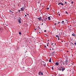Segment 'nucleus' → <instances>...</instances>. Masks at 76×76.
<instances>
[{
    "instance_id": "0eeeda50",
    "label": "nucleus",
    "mask_w": 76,
    "mask_h": 76,
    "mask_svg": "<svg viewBox=\"0 0 76 76\" xmlns=\"http://www.w3.org/2000/svg\"><path fill=\"white\" fill-rule=\"evenodd\" d=\"M55 64H56V66H58L59 64V63L58 62H56L55 63Z\"/></svg>"
},
{
    "instance_id": "4c0bfd02",
    "label": "nucleus",
    "mask_w": 76,
    "mask_h": 76,
    "mask_svg": "<svg viewBox=\"0 0 76 76\" xmlns=\"http://www.w3.org/2000/svg\"><path fill=\"white\" fill-rule=\"evenodd\" d=\"M14 7H16V6H15V5H14Z\"/></svg>"
},
{
    "instance_id": "c03bdc74",
    "label": "nucleus",
    "mask_w": 76,
    "mask_h": 76,
    "mask_svg": "<svg viewBox=\"0 0 76 76\" xmlns=\"http://www.w3.org/2000/svg\"><path fill=\"white\" fill-rule=\"evenodd\" d=\"M53 47H55V45H54H54H53Z\"/></svg>"
},
{
    "instance_id": "c756f323",
    "label": "nucleus",
    "mask_w": 76,
    "mask_h": 76,
    "mask_svg": "<svg viewBox=\"0 0 76 76\" xmlns=\"http://www.w3.org/2000/svg\"><path fill=\"white\" fill-rule=\"evenodd\" d=\"M69 31H72V30L70 28L69 29Z\"/></svg>"
},
{
    "instance_id": "a211bd4d",
    "label": "nucleus",
    "mask_w": 76,
    "mask_h": 76,
    "mask_svg": "<svg viewBox=\"0 0 76 76\" xmlns=\"http://www.w3.org/2000/svg\"><path fill=\"white\" fill-rule=\"evenodd\" d=\"M67 61H68L66 60L65 61L66 63H67Z\"/></svg>"
},
{
    "instance_id": "37998d69",
    "label": "nucleus",
    "mask_w": 76,
    "mask_h": 76,
    "mask_svg": "<svg viewBox=\"0 0 76 76\" xmlns=\"http://www.w3.org/2000/svg\"><path fill=\"white\" fill-rule=\"evenodd\" d=\"M56 24H57L56 23H54V25H56Z\"/></svg>"
},
{
    "instance_id": "393cba45",
    "label": "nucleus",
    "mask_w": 76,
    "mask_h": 76,
    "mask_svg": "<svg viewBox=\"0 0 76 76\" xmlns=\"http://www.w3.org/2000/svg\"><path fill=\"white\" fill-rule=\"evenodd\" d=\"M65 12H66V14H69V13L68 12H67V11H66Z\"/></svg>"
},
{
    "instance_id": "4d7b16f0",
    "label": "nucleus",
    "mask_w": 76,
    "mask_h": 76,
    "mask_svg": "<svg viewBox=\"0 0 76 76\" xmlns=\"http://www.w3.org/2000/svg\"><path fill=\"white\" fill-rule=\"evenodd\" d=\"M52 50H54V49H53V48H52Z\"/></svg>"
},
{
    "instance_id": "aec40b11",
    "label": "nucleus",
    "mask_w": 76,
    "mask_h": 76,
    "mask_svg": "<svg viewBox=\"0 0 76 76\" xmlns=\"http://www.w3.org/2000/svg\"><path fill=\"white\" fill-rule=\"evenodd\" d=\"M44 20H47V19H47V18H44Z\"/></svg>"
},
{
    "instance_id": "1a4fd4ad",
    "label": "nucleus",
    "mask_w": 76,
    "mask_h": 76,
    "mask_svg": "<svg viewBox=\"0 0 76 76\" xmlns=\"http://www.w3.org/2000/svg\"><path fill=\"white\" fill-rule=\"evenodd\" d=\"M72 36H74V37H76V34L74 33L72 34Z\"/></svg>"
},
{
    "instance_id": "20e7f679",
    "label": "nucleus",
    "mask_w": 76,
    "mask_h": 76,
    "mask_svg": "<svg viewBox=\"0 0 76 76\" xmlns=\"http://www.w3.org/2000/svg\"><path fill=\"white\" fill-rule=\"evenodd\" d=\"M56 53V52L55 51L53 52L52 53V56H53L54 55V54Z\"/></svg>"
},
{
    "instance_id": "c9c22d12",
    "label": "nucleus",
    "mask_w": 76,
    "mask_h": 76,
    "mask_svg": "<svg viewBox=\"0 0 76 76\" xmlns=\"http://www.w3.org/2000/svg\"><path fill=\"white\" fill-rule=\"evenodd\" d=\"M60 68H61H61H63V66H61L60 67Z\"/></svg>"
},
{
    "instance_id": "0e129e2a",
    "label": "nucleus",
    "mask_w": 76,
    "mask_h": 76,
    "mask_svg": "<svg viewBox=\"0 0 76 76\" xmlns=\"http://www.w3.org/2000/svg\"><path fill=\"white\" fill-rule=\"evenodd\" d=\"M27 15H29V14H27Z\"/></svg>"
},
{
    "instance_id": "5701e85b",
    "label": "nucleus",
    "mask_w": 76,
    "mask_h": 76,
    "mask_svg": "<svg viewBox=\"0 0 76 76\" xmlns=\"http://www.w3.org/2000/svg\"><path fill=\"white\" fill-rule=\"evenodd\" d=\"M19 35H22V33L20 32L19 33Z\"/></svg>"
},
{
    "instance_id": "c85d7f7f",
    "label": "nucleus",
    "mask_w": 76,
    "mask_h": 76,
    "mask_svg": "<svg viewBox=\"0 0 76 76\" xmlns=\"http://www.w3.org/2000/svg\"><path fill=\"white\" fill-rule=\"evenodd\" d=\"M49 47L50 48H52V47H51V45H50Z\"/></svg>"
},
{
    "instance_id": "de8ad7c7",
    "label": "nucleus",
    "mask_w": 76,
    "mask_h": 76,
    "mask_svg": "<svg viewBox=\"0 0 76 76\" xmlns=\"http://www.w3.org/2000/svg\"><path fill=\"white\" fill-rule=\"evenodd\" d=\"M45 21H46V20H45L44 21H45Z\"/></svg>"
},
{
    "instance_id": "39448f33",
    "label": "nucleus",
    "mask_w": 76,
    "mask_h": 76,
    "mask_svg": "<svg viewBox=\"0 0 76 76\" xmlns=\"http://www.w3.org/2000/svg\"><path fill=\"white\" fill-rule=\"evenodd\" d=\"M65 69H66V68H65L64 67H63V68H61L62 72H63V71H64V70H65Z\"/></svg>"
},
{
    "instance_id": "f03ea898",
    "label": "nucleus",
    "mask_w": 76,
    "mask_h": 76,
    "mask_svg": "<svg viewBox=\"0 0 76 76\" xmlns=\"http://www.w3.org/2000/svg\"><path fill=\"white\" fill-rule=\"evenodd\" d=\"M37 18L39 19V21H41V20H42V17H40L39 18Z\"/></svg>"
},
{
    "instance_id": "09e8293b",
    "label": "nucleus",
    "mask_w": 76,
    "mask_h": 76,
    "mask_svg": "<svg viewBox=\"0 0 76 76\" xmlns=\"http://www.w3.org/2000/svg\"><path fill=\"white\" fill-rule=\"evenodd\" d=\"M42 22H43V21H44V20H43V19L42 20Z\"/></svg>"
},
{
    "instance_id": "6e6552de",
    "label": "nucleus",
    "mask_w": 76,
    "mask_h": 76,
    "mask_svg": "<svg viewBox=\"0 0 76 76\" xmlns=\"http://www.w3.org/2000/svg\"><path fill=\"white\" fill-rule=\"evenodd\" d=\"M18 22L19 23H21V20H18Z\"/></svg>"
},
{
    "instance_id": "f257e3e1",
    "label": "nucleus",
    "mask_w": 76,
    "mask_h": 76,
    "mask_svg": "<svg viewBox=\"0 0 76 76\" xmlns=\"http://www.w3.org/2000/svg\"><path fill=\"white\" fill-rule=\"evenodd\" d=\"M21 11H22V12H24L25 9V7H22V8H20Z\"/></svg>"
},
{
    "instance_id": "69168bd1",
    "label": "nucleus",
    "mask_w": 76,
    "mask_h": 76,
    "mask_svg": "<svg viewBox=\"0 0 76 76\" xmlns=\"http://www.w3.org/2000/svg\"><path fill=\"white\" fill-rule=\"evenodd\" d=\"M75 37H76V34H75Z\"/></svg>"
},
{
    "instance_id": "423d86ee",
    "label": "nucleus",
    "mask_w": 76,
    "mask_h": 76,
    "mask_svg": "<svg viewBox=\"0 0 76 76\" xmlns=\"http://www.w3.org/2000/svg\"><path fill=\"white\" fill-rule=\"evenodd\" d=\"M42 62H43V66H45V62H44V61H42Z\"/></svg>"
},
{
    "instance_id": "052dcab7",
    "label": "nucleus",
    "mask_w": 76,
    "mask_h": 76,
    "mask_svg": "<svg viewBox=\"0 0 76 76\" xmlns=\"http://www.w3.org/2000/svg\"><path fill=\"white\" fill-rule=\"evenodd\" d=\"M72 64V65H73V64Z\"/></svg>"
},
{
    "instance_id": "a19ab883",
    "label": "nucleus",
    "mask_w": 76,
    "mask_h": 76,
    "mask_svg": "<svg viewBox=\"0 0 76 76\" xmlns=\"http://www.w3.org/2000/svg\"><path fill=\"white\" fill-rule=\"evenodd\" d=\"M21 10H18V12H20V11Z\"/></svg>"
},
{
    "instance_id": "603ef678",
    "label": "nucleus",
    "mask_w": 76,
    "mask_h": 76,
    "mask_svg": "<svg viewBox=\"0 0 76 76\" xmlns=\"http://www.w3.org/2000/svg\"><path fill=\"white\" fill-rule=\"evenodd\" d=\"M47 46H48V45H47Z\"/></svg>"
},
{
    "instance_id": "72a5a7b5",
    "label": "nucleus",
    "mask_w": 76,
    "mask_h": 76,
    "mask_svg": "<svg viewBox=\"0 0 76 76\" xmlns=\"http://www.w3.org/2000/svg\"><path fill=\"white\" fill-rule=\"evenodd\" d=\"M58 5H60V4H61L60 3H58Z\"/></svg>"
},
{
    "instance_id": "473e14b6",
    "label": "nucleus",
    "mask_w": 76,
    "mask_h": 76,
    "mask_svg": "<svg viewBox=\"0 0 76 76\" xmlns=\"http://www.w3.org/2000/svg\"><path fill=\"white\" fill-rule=\"evenodd\" d=\"M58 40H60V38H59V37H58Z\"/></svg>"
},
{
    "instance_id": "8fccbe9b",
    "label": "nucleus",
    "mask_w": 76,
    "mask_h": 76,
    "mask_svg": "<svg viewBox=\"0 0 76 76\" xmlns=\"http://www.w3.org/2000/svg\"><path fill=\"white\" fill-rule=\"evenodd\" d=\"M53 43L51 44V45H53Z\"/></svg>"
},
{
    "instance_id": "2eb2a0df",
    "label": "nucleus",
    "mask_w": 76,
    "mask_h": 76,
    "mask_svg": "<svg viewBox=\"0 0 76 76\" xmlns=\"http://www.w3.org/2000/svg\"><path fill=\"white\" fill-rule=\"evenodd\" d=\"M52 11H53V13H54V12H55V9L53 10Z\"/></svg>"
},
{
    "instance_id": "bf43d9fd",
    "label": "nucleus",
    "mask_w": 76,
    "mask_h": 76,
    "mask_svg": "<svg viewBox=\"0 0 76 76\" xmlns=\"http://www.w3.org/2000/svg\"><path fill=\"white\" fill-rule=\"evenodd\" d=\"M42 25H43V23H42Z\"/></svg>"
},
{
    "instance_id": "4be33fe9",
    "label": "nucleus",
    "mask_w": 76,
    "mask_h": 76,
    "mask_svg": "<svg viewBox=\"0 0 76 76\" xmlns=\"http://www.w3.org/2000/svg\"><path fill=\"white\" fill-rule=\"evenodd\" d=\"M49 62H51V59L49 60Z\"/></svg>"
},
{
    "instance_id": "f8f14e48",
    "label": "nucleus",
    "mask_w": 76,
    "mask_h": 76,
    "mask_svg": "<svg viewBox=\"0 0 76 76\" xmlns=\"http://www.w3.org/2000/svg\"><path fill=\"white\" fill-rule=\"evenodd\" d=\"M41 72H40L38 73V74L39 75H41Z\"/></svg>"
},
{
    "instance_id": "e433bc0d",
    "label": "nucleus",
    "mask_w": 76,
    "mask_h": 76,
    "mask_svg": "<svg viewBox=\"0 0 76 76\" xmlns=\"http://www.w3.org/2000/svg\"><path fill=\"white\" fill-rule=\"evenodd\" d=\"M47 45H48L49 44V42H48V43H47Z\"/></svg>"
},
{
    "instance_id": "9b49d317",
    "label": "nucleus",
    "mask_w": 76,
    "mask_h": 76,
    "mask_svg": "<svg viewBox=\"0 0 76 76\" xmlns=\"http://www.w3.org/2000/svg\"><path fill=\"white\" fill-rule=\"evenodd\" d=\"M65 20L66 22V23H68V20Z\"/></svg>"
},
{
    "instance_id": "7ed1b4c3",
    "label": "nucleus",
    "mask_w": 76,
    "mask_h": 76,
    "mask_svg": "<svg viewBox=\"0 0 76 76\" xmlns=\"http://www.w3.org/2000/svg\"><path fill=\"white\" fill-rule=\"evenodd\" d=\"M60 63L61 65H64V61H60Z\"/></svg>"
},
{
    "instance_id": "79ce46f5",
    "label": "nucleus",
    "mask_w": 76,
    "mask_h": 76,
    "mask_svg": "<svg viewBox=\"0 0 76 76\" xmlns=\"http://www.w3.org/2000/svg\"><path fill=\"white\" fill-rule=\"evenodd\" d=\"M58 15V16H60V14H59Z\"/></svg>"
},
{
    "instance_id": "dca6fc26",
    "label": "nucleus",
    "mask_w": 76,
    "mask_h": 76,
    "mask_svg": "<svg viewBox=\"0 0 76 76\" xmlns=\"http://www.w3.org/2000/svg\"><path fill=\"white\" fill-rule=\"evenodd\" d=\"M56 37H57V38H59V36L58 35H56Z\"/></svg>"
},
{
    "instance_id": "6e6d98bb",
    "label": "nucleus",
    "mask_w": 76,
    "mask_h": 76,
    "mask_svg": "<svg viewBox=\"0 0 76 76\" xmlns=\"http://www.w3.org/2000/svg\"><path fill=\"white\" fill-rule=\"evenodd\" d=\"M72 44H73H73H73V43H72Z\"/></svg>"
},
{
    "instance_id": "f3484780",
    "label": "nucleus",
    "mask_w": 76,
    "mask_h": 76,
    "mask_svg": "<svg viewBox=\"0 0 76 76\" xmlns=\"http://www.w3.org/2000/svg\"><path fill=\"white\" fill-rule=\"evenodd\" d=\"M18 20H21V18H20V17H19L18 18Z\"/></svg>"
},
{
    "instance_id": "864d4df0",
    "label": "nucleus",
    "mask_w": 76,
    "mask_h": 76,
    "mask_svg": "<svg viewBox=\"0 0 76 76\" xmlns=\"http://www.w3.org/2000/svg\"><path fill=\"white\" fill-rule=\"evenodd\" d=\"M67 52H69V51L67 50Z\"/></svg>"
},
{
    "instance_id": "f704fd0d",
    "label": "nucleus",
    "mask_w": 76,
    "mask_h": 76,
    "mask_svg": "<svg viewBox=\"0 0 76 76\" xmlns=\"http://www.w3.org/2000/svg\"><path fill=\"white\" fill-rule=\"evenodd\" d=\"M61 5H62V6H63L64 5V4L62 3V4H61Z\"/></svg>"
},
{
    "instance_id": "6ab92c4d",
    "label": "nucleus",
    "mask_w": 76,
    "mask_h": 76,
    "mask_svg": "<svg viewBox=\"0 0 76 76\" xmlns=\"http://www.w3.org/2000/svg\"><path fill=\"white\" fill-rule=\"evenodd\" d=\"M58 69H59V71H61V68H60L59 69L58 68Z\"/></svg>"
},
{
    "instance_id": "ddd939ff",
    "label": "nucleus",
    "mask_w": 76,
    "mask_h": 76,
    "mask_svg": "<svg viewBox=\"0 0 76 76\" xmlns=\"http://www.w3.org/2000/svg\"><path fill=\"white\" fill-rule=\"evenodd\" d=\"M9 11H10V12H11L12 13H14V12H13L12 11L10 10Z\"/></svg>"
},
{
    "instance_id": "680f3d73",
    "label": "nucleus",
    "mask_w": 76,
    "mask_h": 76,
    "mask_svg": "<svg viewBox=\"0 0 76 76\" xmlns=\"http://www.w3.org/2000/svg\"><path fill=\"white\" fill-rule=\"evenodd\" d=\"M50 50H51V49H50Z\"/></svg>"
},
{
    "instance_id": "a18cd8bd",
    "label": "nucleus",
    "mask_w": 76,
    "mask_h": 76,
    "mask_svg": "<svg viewBox=\"0 0 76 76\" xmlns=\"http://www.w3.org/2000/svg\"><path fill=\"white\" fill-rule=\"evenodd\" d=\"M44 32H47V31H46V30H45V31H44Z\"/></svg>"
},
{
    "instance_id": "7c9ffc66",
    "label": "nucleus",
    "mask_w": 76,
    "mask_h": 76,
    "mask_svg": "<svg viewBox=\"0 0 76 76\" xmlns=\"http://www.w3.org/2000/svg\"><path fill=\"white\" fill-rule=\"evenodd\" d=\"M47 10H49V8L48 7V8H47Z\"/></svg>"
},
{
    "instance_id": "b1692460",
    "label": "nucleus",
    "mask_w": 76,
    "mask_h": 76,
    "mask_svg": "<svg viewBox=\"0 0 76 76\" xmlns=\"http://www.w3.org/2000/svg\"><path fill=\"white\" fill-rule=\"evenodd\" d=\"M65 4H67V1H66L65 2Z\"/></svg>"
},
{
    "instance_id": "13d9d810",
    "label": "nucleus",
    "mask_w": 76,
    "mask_h": 76,
    "mask_svg": "<svg viewBox=\"0 0 76 76\" xmlns=\"http://www.w3.org/2000/svg\"><path fill=\"white\" fill-rule=\"evenodd\" d=\"M1 28H0V30H1Z\"/></svg>"
},
{
    "instance_id": "49530a36",
    "label": "nucleus",
    "mask_w": 76,
    "mask_h": 76,
    "mask_svg": "<svg viewBox=\"0 0 76 76\" xmlns=\"http://www.w3.org/2000/svg\"><path fill=\"white\" fill-rule=\"evenodd\" d=\"M47 41H50V40H49V39H48Z\"/></svg>"
},
{
    "instance_id": "4468645a",
    "label": "nucleus",
    "mask_w": 76,
    "mask_h": 76,
    "mask_svg": "<svg viewBox=\"0 0 76 76\" xmlns=\"http://www.w3.org/2000/svg\"><path fill=\"white\" fill-rule=\"evenodd\" d=\"M75 45L76 46V41H75V42L74 43V44H73V45Z\"/></svg>"
},
{
    "instance_id": "ea45409f",
    "label": "nucleus",
    "mask_w": 76,
    "mask_h": 76,
    "mask_svg": "<svg viewBox=\"0 0 76 76\" xmlns=\"http://www.w3.org/2000/svg\"><path fill=\"white\" fill-rule=\"evenodd\" d=\"M25 16L26 17V16H27V15H25Z\"/></svg>"
},
{
    "instance_id": "e2e57ef3",
    "label": "nucleus",
    "mask_w": 76,
    "mask_h": 76,
    "mask_svg": "<svg viewBox=\"0 0 76 76\" xmlns=\"http://www.w3.org/2000/svg\"><path fill=\"white\" fill-rule=\"evenodd\" d=\"M18 6H19V4H18Z\"/></svg>"
},
{
    "instance_id": "5fc2aeb1",
    "label": "nucleus",
    "mask_w": 76,
    "mask_h": 76,
    "mask_svg": "<svg viewBox=\"0 0 76 76\" xmlns=\"http://www.w3.org/2000/svg\"><path fill=\"white\" fill-rule=\"evenodd\" d=\"M36 30V29H34V30L35 31Z\"/></svg>"
},
{
    "instance_id": "774afa93",
    "label": "nucleus",
    "mask_w": 76,
    "mask_h": 76,
    "mask_svg": "<svg viewBox=\"0 0 76 76\" xmlns=\"http://www.w3.org/2000/svg\"><path fill=\"white\" fill-rule=\"evenodd\" d=\"M58 13H59V12H58Z\"/></svg>"
},
{
    "instance_id": "3c124183",
    "label": "nucleus",
    "mask_w": 76,
    "mask_h": 76,
    "mask_svg": "<svg viewBox=\"0 0 76 76\" xmlns=\"http://www.w3.org/2000/svg\"><path fill=\"white\" fill-rule=\"evenodd\" d=\"M60 23V22H58V23Z\"/></svg>"
},
{
    "instance_id": "58836bf2",
    "label": "nucleus",
    "mask_w": 76,
    "mask_h": 76,
    "mask_svg": "<svg viewBox=\"0 0 76 76\" xmlns=\"http://www.w3.org/2000/svg\"><path fill=\"white\" fill-rule=\"evenodd\" d=\"M60 3V4H61H61L63 3L62 2H61V3Z\"/></svg>"
},
{
    "instance_id": "cd10ccee",
    "label": "nucleus",
    "mask_w": 76,
    "mask_h": 76,
    "mask_svg": "<svg viewBox=\"0 0 76 76\" xmlns=\"http://www.w3.org/2000/svg\"><path fill=\"white\" fill-rule=\"evenodd\" d=\"M41 75H43V73L42 72H41Z\"/></svg>"
},
{
    "instance_id": "bb28decb",
    "label": "nucleus",
    "mask_w": 76,
    "mask_h": 76,
    "mask_svg": "<svg viewBox=\"0 0 76 76\" xmlns=\"http://www.w3.org/2000/svg\"><path fill=\"white\" fill-rule=\"evenodd\" d=\"M52 69L53 70H54V68H53V66H52Z\"/></svg>"
},
{
    "instance_id": "a878e982",
    "label": "nucleus",
    "mask_w": 76,
    "mask_h": 76,
    "mask_svg": "<svg viewBox=\"0 0 76 76\" xmlns=\"http://www.w3.org/2000/svg\"><path fill=\"white\" fill-rule=\"evenodd\" d=\"M71 4H73V1H71Z\"/></svg>"
},
{
    "instance_id": "338daca9",
    "label": "nucleus",
    "mask_w": 76,
    "mask_h": 76,
    "mask_svg": "<svg viewBox=\"0 0 76 76\" xmlns=\"http://www.w3.org/2000/svg\"><path fill=\"white\" fill-rule=\"evenodd\" d=\"M58 76H61L59 75Z\"/></svg>"
},
{
    "instance_id": "2f4dec72",
    "label": "nucleus",
    "mask_w": 76,
    "mask_h": 76,
    "mask_svg": "<svg viewBox=\"0 0 76 76\" xmlns=\"http://www.w3.org/2000/svg\"><path fill=\"white\" fill-rule=\"evenodd\" d=\"M45 48H47V46H46V45H45L44 46Z\"/></svg>"
},
{
    "instance_id": "412c9836",
    "label": "nucleus",
    "mask_w": 76,
    "mask_h": 76,
    "mask_svg": "<svg viewBox=\"0 0 76 76\" xmlns=\"http://www.w3.org/2000/svg\"><path fill=\"white\" fill-rule=\"evenodd\" d=\"M64 23V21L63 20L62 21V23Z\"/></svg>"
},
{
    "instance_id": "9d476101",
    "label": "nucleus",
    "mask_w": 76,
    "mask_h": 76,
    "mask_svg": "<svg viewBox=\"0 0 76 76\" xmlns=\"http://www.w3.org/2000/svg\"><path fill=\"white\" fill-rule=\"evenodd\" d=\"M48 20H51V18H50V16L48 17Z\"/></svg>"
}]
</instances>
